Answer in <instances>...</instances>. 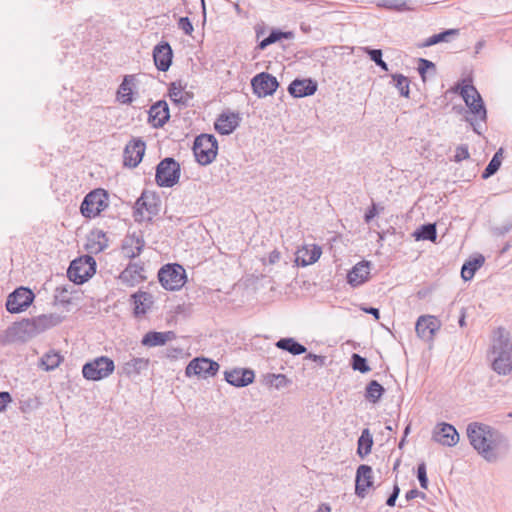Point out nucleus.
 <instances>
[{
    "label": "nucleus",
    "mask_w": 512,
    "mask_h": 512,
    "mask_svg": "<svg viewBox=\"0 0 512 512\" xmlns=\"http://www.w3.org/2000/svg\"><path fill=\"white\" fill-rule=\"evenodd\" d=\"M466 434L472 448H497L505 443V437L498 429L482 422L469 423Z\"/></svg>",
    "instance_id": "1"
},
{
    "label": "nucleus",
    "mask_w": 512,
    "mask_h": 512,
    "mask_svg": "<svg viewBox=\"0 0 512 512\" xmlns=\"http://www.w3.org/2000/svg\"><path fill=\"white\" fill-rule=\"evenodd\" d=\"M114 370V361L107 356H100L85 363L82 368V374L87 380L99 381L109 377Z\"/></svg>",
    "instance_id": "2"
},
{
    "label": "nucleus",
    "mask_w": 512,
    "mask_h": 512,
    "mask_svg": "<svg viewBox=\"0 0 512 512\" xmlns=\"http://www.w3.org/2000/svg\"><path fill=\"white\" fill-rule=\"evenodd\" d=\"M217 149V140L213 135L201 134L195 138L193 153L199 164H210L216 158Z\"/></svg>",
    "instance_id": "3"
},
{
    "label": "nucleus",
    "mask_w": 512,
    "mask_h": 512,
    "mask_svg": "<svg viewBox=\"0 0 512 512\" xmlns=\"http://www.w3.org/2000/svg\"><path fill=\"white\" fill-rule=\"evenodd\" d=\"M156 182L161 187H172L180 178V165L173 158H165L156 168Z\"/></svg>",
    "instance_id": "4"
},
{
    "label": "nucleus",
    "mask_w": 512,
    "mask_h": 512,
    "mask_svg": "<svg viewBox=\"0 0 512 512\" xmlns=\"http://www.w3.org/2000/svg\"><path fill=\"white\" fill-rule=\"evenodd\" d=\"M37 331L35 329L34 323L32 319H23L19 322L13 323L10 327L5 331V342L6 343H17V342H27L30 339L37 336Z\"/></svg>",
    "instance_id": "5"
},
{
    "label": "nucleus",
    "mask_w": 512,
    "mask_h": 512,
    "mask_svg": "<svg viewBox=\"0 0 512 512\" xmlns=\"http://www.w3.org/2000/svg\"><path fill=\"white\" fill-rule=\"evenodd\" d=\"M158 278L166 290H179L186 281L185 270L178 264L166 265L160 269Z\"/></svg>",
    "instance_id": "6"
},
{
    "label": "nucleus",
    "mask_w": 512,
    "mask_h": 512,
    "mask_svg": "<svg viewBox=\"0 0 512 512\" xmlns=\"http://www.w3.org/2000/svg\"><path fill=\"white\" fill-rule=\"evenodd\" d=\"M107 193L103 189H96L88 193L80 207L81 213L87 218L100 214L107 206Z\"/></svg>",
    "instance_id": "7"
},
{
    "label": "nucleus",
    "mask_w": 512,
    "mask_h": 512,
    "mask_svg": "<svg viewBox=\"0 0 512 512\" xmlns=\"http://www.w3.org/2000/svg\"><path fill=\"white\" fill-rule=\"evenodd\" d=\"M94 266L95 261L90 256L73 260L67 270V276L72 282L82 284L94 274Z\"/></svg>",
    "instance_id": "8"
},
{
    "label": "nucleus",
    "mask_w": 512,
    "mask_h": 512,
    "mask_svg": "<svg viewBox=\"0 0 512 512\" xmlns=\"http://www.w3.org/2000/svg\"><path fill=\"white\" fill-rule=\"evenodd\" d=\"M219 368L220 365L216 361L204 357H197L189 362L185 369V374L188 377L197 376L206 379L215 376Z\"/></svg>",
    "instance_id": "9"
},
{
    "label": "nucleus",
    "mask_w": 512,
    "mask_h": 512,
    "mask_svg": "<svg viewBox=\"0 0 512 512\" xmlns=\"http://www.w3.org/2000/svg\"><path fill=\"white\" fill-rule=\"evenodd\" d=\"M159 211L158 198L153 193L143 192L135 203L136 220H150Z\"/></svg>",
    "instance_id": "10"
},
{
    "label": "nucleus",
    "mask_w": 512,
    "mask_h": 512,
    "mask_svg": "<svg viewBox=\"0 0 512 512\" xmlns=\"http://www.w3.org/2000/svg\"><path fill=\"white\" fill-rule=\"evenodd\" d=\"M35 295L25 287L17 288L7 299L6 308L10 313H20L26 310L33 302Z\"/></svg>",
    "instance_id": "11"
},
{
    "label": "nucleus",
    "mask_w": 512,
    "mask_h": 512,
    "mask_svg": "<svg viewBox=\"0 0 512 512\" xmlns=\"http://www.w3.org/2000/svg\"><path fill=\"white\" fill-rule=\"evenodd\" d=\"M460 94L466 105L469 107L471 113L484 121L486 119V109L476 88L473 85L465 84L461 88Z\"/></svg>",
    "instance_id": "12"
},
{
    "label": "nucleus",
    "mask_w": 512,
    "mask_h": 512,
    "mask_svg": "<svg viewBox=\"0 0 512 512\" xmlns=\"http://www.w3.org/2000/svg\"><path fill=\"white\" fill-rule=\"evenodd\" d=\"M251 86L254 94L259 98H264L272 95L277 90L279 83L273 75L262 72L252 78Z\"/></svg>",
    "instance_id": "13"
},
{
    "label": "nucleus",
    "mask_w": 512,
    "mask_h": 512,
    "mask_svg": "<svg viewBox=\"0 0 512 512\" xmlns=\"http://www.w3.org/2000/svg\"><path fill=\"white\" fill-rule=\"evenodd\" d=\"M146 145L140 138L132 139L125 147L123 153V163L125 166L135 168L141 162Z\"/></svg>",
    "instance_id": "14"
},
{
    "label": "nucleus",
    "mask_w": 512,
    "mask_h": 512,
    "mask_svg": "<svg viewBox=\"0 0 512 512\" xmlns=\"http://www.w3.org/2000/svg\"><path fill=\"white\" fill-rule=\"evenodd\" d=\"M433 440L442 446L452 447L459 441V434L451 424L442 423L433 432Z\"/></svg>",
    "instance_id": "15"
},
{
    "label": "nucleus",
    "mask_w": 512,
    "mask_h": 512,
    "mask_svg": "<svg viewBox=\"0 0 512 512\" xmlns=\"http://www.w3.org/2000/svg\"><path fill=\"white\" fill-rule=\"evenodd\" d=\"M439 328L440 323L437 318L430 315L420 316L415 326L417 335L425 341H431Z\"/></svg>",
    "instance_id": "16"
},
{
    "label": "nucleus",
    "mask_w": 512,
    "mask_h": 512,
    "mask_svg": "<svg viewBox=\"0 0 512 512\" xmlns=\"http://www.w3.org/2000/svg\"><path fill=\"white\" fill-rule=\"evenodd\" d=\"M144 246L145 241L141 234H128L122 241L121 252L124 257L133 259L141 254Z\"/></svg>",
    "instance_id": "17"
},
{
    "label": "nucleus",
    "mask_w": 512,
    "mask_h": 512,
    "mask_svg": "<svg viewBox=\"0 0 512 512\" xmlns=\"http://www.w3.org/2000/svg\"><path fill=\"white\" fill-rule=\"evenodd\" d=\"M373 485V471L368 465H360L356 472L355 493L358 497L364 498L368 489Z\"/></svg>",
    "instance_id": "18"
},
{
    "label": "nucleus",
    "mask_w": 512,
    "mask_h": 512,
    "mask_svg": "<svg viewBox=\"0 0 512 512\" xmlns=\"http://www.w3.org/2000/svg\"><path fill=\"white\" fill-rule=\"evenodd\" d=\"M172 49L169 43L161 42L153 49V59L155 66L160 71H167L172 63Z\"/></svg>",
    "instance_id": "19"
},
{
    "label": "nucleus",
    "mask_w": 512,
    "mask_h": 512,
    "mask_svg": "<svg viewBox=\"0 0 512 512\" xmlns=\"http://www.w3.org/2000/svg\"><path fill=\"white\" fill-rule=\"evenodd\" d=\"M169 118V107L165 101L160 100L150 107L148 120L154 128L163 127Z\"/></svg>",
    "instance_id": "20"
},
{
    "label": "nucleus",
    "mask_w": 512,
    "mask_h": 512,
    "mask_svg": "<svg viewBox=\"0 0 512 512\" xmlns=\"http://www.w3.org/2000/svg\"><path fill=\"white\" fill-rule=\"evenodd\" d=\"M122 283L128 286H135L146 279L144 268L140 263H130L119 276Z\"/></svg>",
    "instance_id": "21"
},
{
    "label": "nucleus",
    "mask_w": 512,
    "mask_h": 512,
    "mask_svg": "<svg viewBox=\"0 0 512 512\" xmlns=\"http://www.w3.org/2000/svg\"><path fill=\"white\" fill-rule=\"evenodd\" d=\"M225 380L235 387H245L254 381V372L249 369L225 371Z\"/></svg>",
    "instance_id": "22"
},
{
    "label": "nucleus",
    "mask_w": 512,
    "mask_h": 512,
    "mask_svg": "<svg viewBox=\"0 0 512 512\" xmlns=\"http://www.w3.org/2000/svg\"><path fill=\"white\" fill-rule=\"evenodd\" d=\"M288 91L296 98L311 96L317 91V83L312 79H295L289 85Z\"/></svg>",
    "instance_id": "23"
},
{
    "label": "nucleus",
    "mask_w": 512,
    "mask_h": 512,
    "mask_svg": "<svg viewBox=\"0 0 512 512\" xmlns=\"http://www.w3.org/2000/svg\"><path fill=\"white\" fill-rule=\"evenodd\" d=\"M370 275V262L362 261L357 263L347 275V282L357 287L365 283Z\"/></svg>",
    "instance_id": "24"
},
{
    "label": "nucleus",
    "mask_w": 512,
    "mask_h": 512,
    "mask_svg": "<svg viewBox=\"0 0 512 512\" xmlns=\"http://www.w3.org/2000/svg\"><path fill=\"white\" fill-rule=\"evenodd\" d=\"M186 84H183L182 81H175L170 83L169 86V97L173 103L180 107H186L189 105L193 95L190 92L185 91Z\"/></svg>",
    "instance_id": "25"
},
{
    "label": "nucleus",
    "mask_w": 512,
    "mask_h": 512,
    "mask_svg": "<svg viewBox=\"0 0 512 512\" xmlns=\"http://www.w3.org/2000/svg\"><path fill=\"white\" fill-rule=\"evenodd\" d=\"M322 250L318 245H305L296 252V263L308 266L315 263L321 256Z\"/></svg>",
    "instance_id": "26"
},
{
    "label": "nucleus",
    "mask_w": 512,
    "mask_h": 512,
    "mask_svg": "<svg viewBox=\"0 0 512 512\" xmlns=\"http://www.w3.org/2000/svg\"><path fill=\"white\" fill-rule=\"evenodd\" d=\"M148 358L132 357L121 365V373L127 377H132L141 374L148 369Z\"/></svg>",
    "instance_id": "27"
},
{
    "label": "nucleus",
    "mask_w": 512,
    "mask_h": 512,
    "mask_svg": "<svg viewBox=\"0 0 512 512\" xmlns=\"http://www.w3.org/2000/svg\"><path fill=\"white\" fill-rule=\"evenodd\" d=\"M239 125V117L235 113H222L215 122V129L222 135H229Z\"/></svg>",
    "instance_id": "28"
},
{
    "label": "nucleus",
    "mask_w": 512,
    "mask_h": 512,
    "mask_svg": "<svg viewBox=\"0 0 512 512\" xmlns=\"http://www.w3.org/2000/svg\"><path fill=\"white\" fill-rule=\"evenodd\" d=\"M135 75H126L123 78L117 90V100L122 104H131L133 102V87L135 86Z\"/></svg>",
    "instance_id": "29"
},
{
    "label": "nucleus",
    "mask_w": 512,
    "mask_h": 512,
    "mask_svg": "<svg viewBox=\"0 0 512 512\" xmlns=\"http://www.w3.org/2000/svg\"><path fill=\"white\" fill-rule=\"evenodd\" d=\"M31 319L34 323L37 334L39 335L40 333H43L46 330L53 328V327L57 326L58 324H60L63 320V317L58 314L51 313V314L39 315V316L33 317Z\"/></svg>",
    "instance_id": "30"
},
{
    "label": "nucleus",
    "mask_w": 512,
    "mask_h": 512,
    "mask_svg": "<svg viewBox=\"0 0 512 512\" xmlns=\"http://www.w3.org/2000/svg\"><path fill=\"white\" fill-rule=\"evenodd\" d=\"M493 354L512 353V344L508 333L503 328H498L495 332V338L492 345Z\"/></svg>",
    "instance_id": "31"
},
{
    "label": "nucleus",
    "mask_w": 512,
    "mask_h": 512,
    "mask_svg": "<svg viewBox=\"0 0 512 512\" xmlns=\"http://www.w3.org/2000/svg\"><path fill=\"white\" fill-rule=\"evenodd\" d=\"M174 338H175V334L172 331H168V332L151 331L144 335L141 343L144 346H148V347L162 346L166 342H168Z\"/></svg>",
    "instance_id": "32"
},
{
    "label": "nucleus",
    "mask_w": 512,
    "mask_h": 512,
    "mask_svg": "<svg viewBox=\"0 0 512 512\" xmlns=\"http://www.w3.org/2000/svg\"><path fill=\"white\" fill-rule=\"evenodd\" d=\"M492 363L493 370L501 375H506L512 370V353L495 354Z\"/></svg>",
    "instance_id": "33"
},
{
    "label": "nucleus",
    "mask_w": 512,
    "mask_h": 512,
    "mask_svg": "<svg viewBox=\"0 0 512 512\" xmlns=\"http://www.w3.org/2000/svg\"><path fill=\"white\" fill-rule=\"evenodd\" d=\"M132 298L134 302V313L136 315L145 314L152 304V296L147 292L135 293Z\"/></svg>",
    "instance_id": "34"
},
{
    "label": "nucleus",
    "mask_w": 512,
    "mask_h": 512,
    "mask_svg": "<svg viewBox=\"0 0 512 512\" xmlns=\"http://www.w3.org/2000/svg\"><path fill=\"white\" fill-rule=\"evenodd\" d=\"M276 347L288 351L292 355H300L306 352V347L293 338H281L276 342Z\"/></svg>",
    "instance_id": "35"
},
{
    "label": "nucleus",
    "mask_w": 512,
    "mask_h": 512,
    "mask_svg": "<svg viewBox=\"0 0 512 512\" xmlns=\"http://www.w3.org/2000/svg\"><path fill=\"white\" fill-rule=\"evenodd\" d=\"M459 35V29H447L441 33L428 37L422 44L421 47H430L441 42H449L451 37Z\"/></svg>",
    "instance_id": "36"
},
{
    "label": "nucleus",
    "mask_w": 512,
    "mask_h": 512,
    "mask_svg": "<svg viewBox=\"0 0 512 512\" xmlns=\"http://www.w3.org/2000/svg\"><path fill=\"white\" fill-rule=\"evenodd\" d=\"M485 259L482 255L466 262L461 269V276L465 281L471 280L475 272L483 265Z\"/></svg>",
    "instance_id": "37"
},
{
    "label": "nucleus",
    "mask_w": 512,
    "mask_h": 512,
    "mask_svg": "<svg viewBox=\"0 0 512 512\" xmlns=\"http://www.w3.org/2000/svg\"><path fill=\"white\" fill-rule=\"evenodd\" d=\"M88 241L87 247L94 253L101 252L108 246V240L102 231L92 232Z\"/></svg>",
    "instance_id": "38"
},
{
    "label": "nucleus",
    "mask_w": 512,
    "mask_h": 512,
    "mask_svg": "<svg viewBox=\"0 0 512 512\" xmlns=\"http://www.w3.org/2000/svg\"><path fill=\"white\" fill-rule=\"evenodd\" d=\"M293 38H294V33L291 31L282 32L280 30H272L271 33L269 34V36L267 38L263 39L258 44V49L264 50L269 45H271L277 41H280L281 39H293Z\"/></svg>",
    "instance_id": "39"
},
{
    "label": "nucleus",
    "mask_w": 512,
    "mask_h": 512,
    "mask_svg": "<svg viewBox=\"0 0 512 512\" xmlns=\"http://www.w3.org/2000/svg\"><path fill=\"white\" fill-rule=\"evenodd\" d=\"M63 360V357L55 351L45 353L41 358V366L46 371H51L57 368Z\"/></svg>",
    "instance_id": "40"
},
{
    "label": "nucleus",
    "mask_w": 512,
    "mask_h": 512,
    "mask_svg": "<svg viewBox=\"0 0 512 512\" xmlns=\"http://www.w3.org/2000/svg\"><path fill=\"white\" fill-rule=\"evenodd\" d=\"M264 383L269 387L277 390L287 387L291 384V380L284 374H267L264 376Z\"/></svg>",
    "instance_id": "41"
},
{
    "label": "nucleus",
    "mask_w": 512,
    "mask_h": 512,
    "mask_svg": "<svg viewBox=\"0 0 512 512\" xmlns=\"http://www.w3.org/2000/svg\"><path fill=\"white\" fill-rule=\"evenodd\" d=\"M413 236L416 240L435 241L437 237L436 225L431 223L422 225L414 231Z\"/></svg>",
    "instance_id": "42"
},
{
    "label": "nucleus",
    "mask_w": 512,
    "mask_h": 512,
    "mask_svg": "<svg viewBox=\"0 0 512 512\" xmlns=\"http://www.w3.org/2000/svg\"><path fill=\"white\" fill-rule=\"evenodd\" d=\"M384 393L383 386L377 382L376 380H372L368 383L366 387L365 397L368 401L372 403H376L382 397Z\"/></svg>",
    "instance_id": "43"
},
{
    "label": "nucleus",
    "mask_w": 512,
    "mask_h": 512,
    "mask_svg": "<svg viewBox=\"0 0 512 512\" xmlns=\"http://www.w3.org/2000/svg\"><path fill=\"white\" fill-rule=\"evenodd\" d=\"M502 152H503V150L499 149L494 154V156L490 160L489 164L487 165V167L485 168V170L482 173V178L483 179H487V178L491 177L492 175H494L498 171V169L501 166Z\"/></svg>",
    "instance_id": "44"
},
{
    "label": "nucleus",
    "mask_w": 512,
    "mask_h": 512,
    "mask_svg": "<svg viewBox=\"0 0 512 512\" xmlns=\"http://www.w3.org/2000/svg\"><path fill=\"white\" fill-rule=\"evenodd\" d=\"M379 7L386 8L394 11H407L411 10L408 2L405 0H380L378 3Z\"/></svg>",
    "instance_id": "45"
},
{
    "label": "nucleus",
    "mask_w": 512,
    "mask_h": 512,
    "mask_svg": "<svg viewBox=\"0 0 512 512\" xmlns=\"http://www.w3.org/2000/svg\"><path fill=\"white\" fill-rule=\"evenodd\" d=\"M396 88L399 90L401 96L409 97V80L402 74H394L392 76Z\"/></svg>",
    "instance_id": "46"
},
{
    "label": "nucleus",
    "mask_w": 512,
    "mask_h": 512,
    "mask_svg": "<svg viewBox=\"0 0 512 512\" xmlns=\"http://www.w3.org/2000/svg\"><path fill=\"white\" fill-rule=\"evenodd\" d=\"M352 368L354 370H358L361 373H366L370 371V367L367 364V360L360 356L359 354L354 353L351 358Z\"/></svg>",
    "instance_id": "47"
},
{
    "label": "nucleus",
    "mask_w": 512,
    "mask_h": 512,
    "mask_svg": "<svg viewBox=\"0 0 512 512\" xmlns=\"http://www.w3.org/2000/svg\"><path fill=\"white\" fill-rule=\"evenodd\" d=\"M366 53L370 56V59L376 63L384 71H388L386 62L382 60V51L380 49L365 48Z\"/></svg>",
    "instance_id": "48"
},
{
    "label": "nucleus",
    "mask_w": 512,
    "mask_h": 512,
    "mask_svg": "<svg viewBox=\"0 0 512 512\" xmlns=\"http://www.w3.org/2000/svg\"><path fill=\"white\" fill-rule=\"evenodd\" d=\"M478 454L488 463H495L501 458L499 450H477Z\"/></svg>",
    "instance_id": "49"
},
{
    "label": "nucleus",
    "mask_w": 512,
    "mask_h": 512,
    "mask_svg": "<svg viewBox=\"0 0 512 512\" xmlns=\"http://www.w3.org/2000/svg\"><path fill=\"white\" fill-rule=\"evenodd\" d=\"M417 477L420 483L421 488L427 489L428 488V478H427V472H426V464L425 462H421L418 465L417 468Z\"/></svg>",
    "instance_id": "50"
},
{
    "label": "nucleus",
    "mask_w": 512,
    "mask_h": 512,
    "mask_svg": "<svg viewBox=\"0 0 512 512\" xmlns=\"http://www.w3.org/2000/svg\"><path fill=\"white\" fill-rule=\"evenodd\" d=\"M435 64L427 59H424V58H420L419 59V65H418V71H419V74L421 75L423 81H425V74H426V71L428 69H432L433 71H435Z\"/></svg>",
    "instance_id": "51"
},
{
    "label": "nucleus",
    "mask_w": 512,
    "mask_h": 512,
    "mask_svg": "<svg viewBox=\"0 0 512 512\" xmlns=\"http://www.w3.org/2000/svg\"><path fill=\"white\" fill-rule=\"evenodd\" d=\"M373 445L372 436L368 429L363 430L362 435L358 439V448H371Z\"/></svg>",
    "instance_id": "52"
},
{
    "label": "nucleus",
    "mask_w": 512,
    "mask_h": 512,
    "mask_svg": "<svg viewBox=\"0 0 512 512\" xmlns=\"http://www.w3.org/2000/svg\"><path fill=\"white\" fill-rule=\"evenodd\" d=\"M178 28L181 29L186 35H191L193 32V25L188 17H181L178 20Z\"/></svg>",
    "instance_id": "53"
},
{
    "label": "nucleus",
    "mask_w": 512,
    "mask_h": 512,
    "mask_svg": "<svg viewBox=\"0 0 512 512\" xmlns=\"http://www.w3.org/2000/svg\"><path fill=\"white\" fill-rule=\"evenodd\" d=\"M470 157L467 145H460L456 148L454 159L456 162L468 159Z\"/></svg>",
    "instance_id": "54"
},
{
    "label": "nucleus",
    "mask_w": 512,
    "mask_h": 512,
    "mask_svg": "<svg viewBox=\"0 0 512 512\" xmlns=\"http://www.w3.org/2000/svg\"><path fill=\"white\" fill-rule=\"evenodd\" d=\"M12 402V397L9 392H0V412L4 411L7 405Z\"/></svg>",
    "instance_id": "55"
},
{
    "label": "nucleus",
    "mask_w": 512,
    "mask_h": 512,
    "mask_svg": "<svg viewBox=\"0 0 512 512\" xmlns=\"http://www.w3.org/2000/svg\"><path fill=\"white\" fill-rule=\"evenodd\" d=\"M399 493H400V488L398 487V485H394L393 491L390 494V496L388 497L386 504L390 507L395 506V503H396Z\"/></svg>",
    "instance_id": "56"
},
{
    "label": "nucleus",
    "mask_w": 512,
    "mask_h": 512,
    "mask_svg": "<svg viewBox=\"0 0 512 512\" xmlns=\"http://www.w3.org/2000/svg\"><path fill=\"white\" fill-rule=\"evenodd\" d=\"M417 497L425 498V494L417 490L416 488L407 491L405 494V498L407 501L413 500Z\"/></svg>",
    "instance_id": "57"
},
{
    "label": "nucleus",
    "mask_w": 512,
    "mask_h": 512,
    "mask_svg": "<svg viewBox=\"0 0 512 512\" xmlns=\"http://www.w3.org/2000/svg\"><path fill=\"white\" fill-rule=\"evenodd\" d=\"M56 298L60 299L61 302H68L66 295L68 293V289L65 286H59L56 288Z\"/></svg>",
    "instance_id": "58"
},
{
    "label": "nucleus",
    "mask_w": 512,
    "mask_h": 512,
    "mask_svg": "<svg viewBox=\"0 0 512 512\" xmlns=\"http://www.w3.org/2000/svg\"><path fill=\"white\" fill-rule=\"evenodd\" d=\"M376 215H377L376 205L372 204L371 208H369L364 215L365 222L369 223Z\"/></svg>",
    "instance_id": "59"
},
{
    "label": "nucleus",
    "mask_w": 512,
    "mask_h": 512,
    "mask_svg": "<svg viewBox=\"0 0 512 512\" xmlns=\"http://www.w3.org/2000/svg\"><path fill=\"white\" fill-rule=\"evenodd\" d=\"M511 229H512V222L508 225H503L501 227H497L495 229V231L498 235H504V234L508 233Z\"/></svg>",
    "instance_id": "60"
},
{
    "label": "nucleus",
    "mask_w": 512,
    "mask_h": 512,
    "mask_svg": "<svg viewBox=\"0 0 512 512\" xmlns=\"http://www.w3.org/2000/svg\"><path fill=\"white\" fill-rule=\"evenodd\" d=\"M306 358L308 359H311L315 362H318L320 365H323L324 364V361H325V357L323 356H319V355H315V354H312V353H309Z\"/></svg>",
    "instance_id": "61"
},
{
    "label": "nucleus",
    "mask_w": 512,
    "mask_h": 512,
    "mask_svg": "<svg viewBox=\"0 0 512 512\" xmlns=\"http://www.w3.org/2000/svg\"><path fill=\"white\" fill-rule=\"evenodd\" d=\"M363 311L368 314L373 315L375 317V319H379V317H380L379 309H377V308H374V307L364 308Z\"/></svg>",
    "instance_id": "62"
},
{
    "label": "nucleus",
    "mask_w": 512,
    "mask_h": 512,
    "mask_svg": "<svg viewBox=\"0 0 512 512\" xmlns=\"http://www.w3.org/2000/svg\"><path fill=\"white\" fill-rule=\"evenodd\" d=\"M279 259H280V252L275 250V251H272L270 253V255H269V262L271 264H274V263L278 262Z\"/></svg>",
    "instance_id": "63"
},
{
    "label": "nucleus",
    "mask_w": 512,
    "mask_h": 512,
    "mask_svg": "<svg viewBox=\"0 0 512 512\" xmlns=\"http://www.w3.org/2000/svg\"><path fill=\"white\" fill-rule=\"evenodd\" d=\"M316 512H331V507L328 504H321Z\"/></svg>",
    "instance_id": "64"
}]
</instances>
